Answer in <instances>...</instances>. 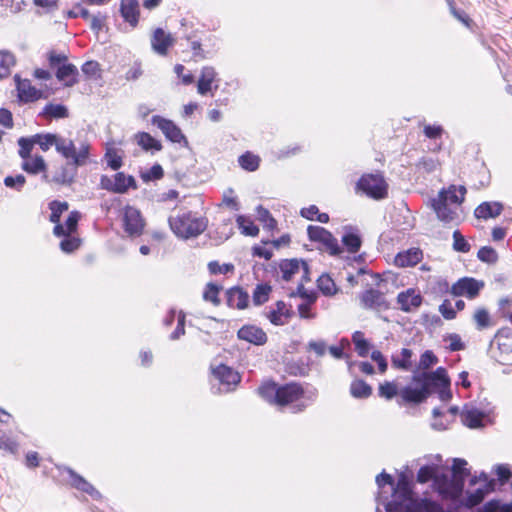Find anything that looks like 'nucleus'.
<instances>
[{
    "label": "nucleus",
    "mask_w": 512,
    "mask_h": 512,
    "mask_svg": "<svg viewBox=\"0 0 512 512\" xmlns=\"http://www.w3.org/2000/svg\"><path fill=\"white\" fill-rule=\"evenodd\" d=\"M357 188L369 197L380 200L387 196V183L379 174L363 175L357 182Z\"/></svg>",
    "instance_id": "nucleus-7"
},
{
    "label": "nucleus",
    "mask_w": 512,
    "mask_h": 512,
    "mask_svg": "<svg viewBox=\"0 0 512 512\" xmlns=\"http://www.w3.org/2000/svg\"><path fill=\"white\" fill-rule=\"evenodd\" d=\"M483 288V281L473 277H463L452 285L450 293L455 297L463 296L468 299H475Z\"/></svg>",
    "instance_id": "nucleus-10"
},
{
    "label": "nucleus",
    "mask_w": 512,
    "mask_h": 512,
    "mask_svg": "<svg viewBox=\"0 0 512 512\" xmlns=\"http://www.w3.org/2000/svg\"><path fill=\"white\" fill-rule=\"evenodd\" d=\"M444 341L448 342V349L451 352L461 351L465 349V344L462 341L461 337L457 333H450L444 336Z\"/></svg>",
    "instance_id": "nucleus-54"
},
{
    "label": "nucleus",
    "mask_w": 512,
    "mask_h": 512,
    "mask_svg": "<svg viewBox=\"0 0 512 512\" xmlns=\"http://www.w3.org/2000/svg\"><path fill=\"white\" fill-rule=\"evenodd\" d=\"M423 252L419 248H410L406 251L399 252L394 259V263L398 267H412L421 262Z\"/></svg>",
    "instance_id": "nucleus-22"
},
{
    "label": "nucleus",
    "mask_w": 512,
    "mask_h": 512,
    "mask_svg": "<svg viewBox=\"0 0 512 512\" xmlns=\"http://www.w3.org/2000/svg\"><path fill=\"white\" fill-rule=\"evenodd\" d=\"M412 381L418 386L407 385L400 390L397 399L399 406L421 404L432 394L434 388L446 387L450 384L447 371L443 367H438L433 372L414 373Z\"/></svg>",
    "instance_id": "nucleus-1"
},
{
    "label": "nucleus",
    "mask_w": 512,
    "mask_h": 512,
    "mask_svg": "<svg viewBox=\"0 0 512 512\" xmlns=\"http://www.w3.org/2000/svg\"><path fill=\"white\" fill-rule=\"evenodd\" d=\"M0 448L11 453H16L18 450V444L12 438L6 436L2 430H0Z\"/></svg>",
    "instance_id": "nucleus-61"
},
{
    "label": "nucleus",
    "mask_w": 512,
    "mask_h": 512,
    "mask_svg": "<svg viewBox=\"0 0 512 512\" xmlns=\"http://www.w3.org/2000/svg\"><path fill=\"white\" fill-rule=\"evenodd\" d=\"M316 399V392H311L305 396L302 386L298 383H288L279 386V397L277 405L286 406L288 404L296 403L292 406L293 412L303 411L309 403Z\"/></svg>",
    "instance_id": "nucleus-4"
},
{
    "label": "nucleus",
    "mask_w": 512,
    "mask_h": 512,
    "mask_svg": "<svg viewBox=\"0 0 512 512\" xmlns=\"http://www.w3.org/2000/svg\"><path fill=\"white\" fill-rule=\"evenodd\" d=\"M79 72L77 67L72 63H64L56 70V77L59 81L64 82L65 86L71 87L75 85L78 80Z\"/></svg>",
    "instance_id": "nucleus-26"
},
{
    "label": "nucleus",
    "mask_w": 512,
    "mask_h": 512,
    "mask_svg": "<svg viewBox=\"0 0 512 512\" xmlns=\"http://www.w3.org/2000/svg\"><path fill=\"white\" fill-rule=\"evenodd\" d=\"M350 394L356 399H366L372 394V387L364 380L356 379L350 385Z\"/></svg>",
    "instance_id": "nucleus-35"
},
{
    "label": "nucleus",
    "mask_w": 512,
    "mask_h": 512,
    "mask_svg": "<svg viewBox=\"0 0 512 512\" xmlns=\"http://www.w3.org/2000/svg\"><path fill=\"white\" fill-rule=\"evenodd\" d=\"M260 396L269 403L277 404L279 397V385L268 382L259 387Z\"/></svg>",
    "instance_id": "nucleus-38"
},
{
    "label": "nucleus",
    "mask_w": 512,
    "mask_h": 512,
    "mask_svg": "<svg viewBox=\"0 0 512 512\" xmlns=\"http://www.w3.org/2000/svg\"><path fill=\"white\" fill-rule=\"evenodd\" d=\"M105 159L107 161V165L113 170H118L123 165L122 158L115 150L108 149L105 153Z\"/></svg>",
    "instance_id": "nucleus-59"
},
{
    "label": "nucleus",
    "mask_w": 512,
    "mask_h": 512,
    "mask_svg": "<svg viewBox=\"0 0 512 512\" xmlns=\"http://www.w3.org/2000/svg\"><path fill=\"white\" fill-rule=\"evenodd\" d=\"M151 122L153 125L157 126L171 142L183 144L184 147L188 146L187 138L173 121L155 115L152 117Z\"/></svg>",
    "instance_id": "nucleus-11"
},
{
    "label": "nucleus",
    "mask_w": 512,
    "mask_h": 512,
    "mask_svg": "<svg viewBox=\"0 0 512 512\" xmlns=\"http://www.w3.org/2000/svg\"><path fill=\"white\" fill-rule=\"evenodd\" d=\"M35 145H38L43 152L48 151L52 146L56 148L59 140L58 134L38 133L33 135Z\"/></svg>",
    "instance_id": "nucleus-34"
},
{
    "label": "nucleus",
    "mask_w": 512,
    "mask_h": 512,
    "mask_svg": "<svg viewBox=\"0 0 512 512\" xmlns=\"http://www.w3.org/2000/svg\"><path fill=\"white\" fill-rule=\"evenodd\" d=\"M164 175V171L161 165L155 164L148 171L142 174L144 181H152L161 179Z\"/></svg>",
    "instance_id": "nucleus-62"
},
{
    "label": "nucleus",
    "mask_w": 512,
    "mask_h": 512,
    "mask_svg": "<svg viewBox=\"0 0 512 512\" xmlns=\"http://www.w3.org/2000/svg\"><path fill=\"white\" fill-rule=\"evenodd\" d=\"M138 145L145 151H160L162 144L157 139L153 138L149 133L139 132L136 135Z\"/></svg>",
    "instance_id": "nucleus-36"
},
{
    "label": "nucleus",
    "mask_w": 512,
    "mask_h": 512,
    "mask_svg": "<svg viewBox=\"0 0 512 512\" xmlns=\"http://www.w3.org/2000/svg\"><path fill=\"white\" fill-rule=\"evenodd\" d=\"M237 336L254 345H264L268 339L263 329L254 325H244L238 330Z\"/></svg>",
    "instance_id": "nucleus-18"
},
{
    "label": "nucleus",
    "mask_w": 512,
    "mask_h": 512,
    "mask_svg": "<svg viewBox=\"0 0 512 512\" xmlns=\"http://www.w3.org/2000/svg\"><path fill=\"white\" fill-rule=\"evenodd\" d=\"M477 257L480 261L488 264H494L498 260L496 250L490 246L481 247L477 253Z\"/></svg>",
    "instance_id": "nucleus-52"
},
{
    "label": "nucleus",
    "mask_w": 512,
    "mask_h": 512,
    "mask_svg": "<svg viewBox=\"0 0 512 512\" xmlns=\"http://www.w3.org/2000/svg\"><path fill=\"white\" fill-rule=\"evenodd\" d=\"M238 162L243 169L253 172L258 169L260 159L258 156L246 152L239 157Z\"/></svg>",
    "instance_id": "nucleus-43"
},
{
    "label": "nucleus",
    "mask_w": 512,
    "mask_h": 512,
    "mask_svg": "<svg viewBox=\"0 0 512 512\" xmlns=\"http://www.w3.org/2000/svg\"><path fill=\"white\" fill-rule=\"evenodd\" d=\"M14 65V55L8 51H0V79L8 77Z\"/></svg>",
    "instance_id": "nucleus-41"
},
{
    "label": "nucleus",
    "mask_w": 512,
    "mask_h": 512,
    "mask_svg": "<svg viewBox=\"0 0 512 512\" xmlns=\"http://www.w3.org/2000/svg\"><path fill=\"white\" fill-rule=\"evenodd\" d=\"M81 166L68 161L55 170L51 176V181L59 185H71L77 176L78 167Z\"/></svg>",
    "instance_id": "nucleus-15"
},
{
    "label": "nucleus",
    "mask_w": 512,
    "mask_h": 512,
    "mask_svg": "<svg viewBox=\"0 0 512 512\" xmlns=\"http://www.w3.org/2000/svg\"><path fill=\"white\" fill-rule=\"evenodd\" d=\"M257 216L259 221L262 222L268 230H273L276 228V220L272 217L269 210H267L261 205L257 207Z\"/></svg>",
    "instance_id": "nucleus-51"
},
{
    "label": "nucleus",
    "mask_w": 512,
    "mask_h": 512,
    "mask_svg": "<svg viewBox=\"0 0 512 512\" xmlns=\"http://www.w3.org/2000/svg\"><path fill=\"white\" fill-rule=\"evenodd\" d=\"M49 208L51 210L50 221L52 223H58L62 213L68 210L69 205L66 201L61 202L54 200L49 203Z\"/></svg>",
    "instance_id": "nucleus-47"
},
{
    "label": "nucleus",
    "mask_w": 512,
    "mask_h": 512,
    "mask_svg": "<svg viewBox=\"0 0 512 512\" xmlns=\"http://www.w3.org/2000/svg\"><path fill=\"white\" fill-rule=\"evenodd\" d=\"M470 244L466 241L459 230L453 232V249L457 252L467 253L470 251Z\"/></svg>",
    "instance_id": "nucleus-53"
},
{
    "label": "nucleus",
    "mask_w": 512,
    "mask_h": 512,
    "mask_svg": "<svg viewBox=\"0 0 512 512\" xmlns=\"http://www.w3.org/2000/svg\"><path fill=\"white\" fill-rule=\"evenodd\" d=\"M113 179L114 186L116 187V189H114V193L124 194L130 188H137L136 180L131 175H125L123 172H118L114 175Z\"/></svg>",
    "instance_id": "nucleus-32"
},
{
    "label": "nucleus",
    "mask_w": 512,
    "mask_h": 512,
    "mask_svg": "<svg viewBox=\"0 0 512 512\" xmlns=\"http://www.w3.org/2000/svg\"><path fill=\"white\" fill-rule=\"evenodd\" d=\"M17 143L19 146L18 154L23 160L32 157L31 152H32L33 146L35 145L33 136L20 137L18 139Z\"/></svg>",
    "instance_id": "nucleus-49"
},
{
    "label": "nucleus",
    "mask_w": 512,
    "mask_h": 512,
    "mask_svg": "<svg viewBox=\"0 0 512 512\" xmlns=\"http://www.w3.org/2000/svg\"><path fill=\"white\" fill-rule=\"evenodd\" d=\"M489 314L486 309H478L474 314V320L477 323V328L482 330L489 326Z\"/></svg>",
    "instance_id": "nucleus-64"
},
{
    "label": "nucleus",
    "mask_w": 512,
    "mask_h": 512,
    "mask_svg": "<svg viewBox=\"0 0 512 512\" xmlns=\"http://www.w3.org/2000/svg\"><path fill=\"white\" fill-rule=\"evenodd\" d=\"M398 387L395 382L385 381L379 385L378 394L380 397L386 400H391L395 396L399 395Z\"/></svg>",
    "instance_id": "nucleus-50"
},
{
    "label": "nucleus",
    "mask_w": 512,
    "mask_h": 512,
    "mask_svg": "<svg viewBox=\"0 0 512 512\" xmlns=\"http://www.w3.org/2000/svg\"><path fill=\"white\" fill-rule=\"evenodd\" d=\"M444 193H438L437 197L430 200L431 208L436 213L437 219L445 224L458 223L460 215L458 208L446 203Z\"/></svg>",
    "instance_id": "nucleus-8"
},
{
    "label": "nucleus",
    "mask_w": 512,
    "mask_h": 512,
    "mask_svg": "<svg viewBox=\"0 0 512 512\" xmlns=\"http://www.w3.org/2000/svg\"><path fill=\"white\" fill-rule=\"evenodd\" d=\"M279 269L282 274V279L284 281H290L292 277L298 273L300 270H302V281L308 282L310 281L309 277V265L305 260L302 259H283L279 263Z\"/></svg>",
    "instance_id": "nucleus-12"
},
{
    "label": "nucleus",
    "mask_w": 512,
    "mask_h": 512,
    "mask_svg": "<svg viewBox=\"0 0 512 512\" xmlns=\"http://www.w3.org/2000/svg\"><path fill=\"white\" fill-rule=\"evenodd\" d=\"M123 226L125 232L131 237L140 236L143 233L145 222L138 209L126 206L123 215Z\"/></svg>",
    "instance_id": "nucleus-13"
},
{
    "label": "nucleus",
    "mask_w": 512,
    "mask_h": 512,
    "mask_svg": "<svg viewBox=\"0 0 512 512\" xmlns=\"http://www.w3.org/2000/svg\"><path fill=\"white\" fill-rule=\"evenodd\" d=\"M216 71L211 66H205L201 70L197 90L200 95H206L212 89V83L216 79Z\"/></svg>",
    "instance_id": "nucleus-27"
},
{
    "label": "nucleus",
    "mask_w": 512,
    "mask_h": 512,
    "mask_svg": "<svg viewBox=\"0 0 512 512\" xmlns=\"http://www.w3.org/2000/svg\"><path fill=\"white\" fill-rule=\"evenodd\" d=\"M466 465V460L455 458L452 465L451 479L445 481L443 492L454 500L458 499L462 495L465 481L470 475V470L466 468Z\"/></svg>",
    "instance_id": "nucleus-6"
},
{
    "label": "nucleus",
    "mask_w": 512,
    "mask_h": 512,
    "mask_svg": "<svg viewBox=\"0 0 512 512\" xmlns=\"http://www.w3.org/2000/svg\"><path fill=\"white\" fill-rule=\"evenodd\" d=\"M435 476V468L429 465L422 466L417 473L419 483H427Z\"/></svg>",
    "instance_id": "nucleus-63"
},
{
    "label": "nucleus",
    "mask_w": 512,
    "mask_h": 512,
    "mask_svg": "<svg viewBox=\"0 0 512 512\" xmlns=\"http://www.w3.org/2000/svg\"><path fill=\"white\" fill-rule=\"evenodd\" d=\"M289 316V311L283 301H277L276 309L271 310L267 315L270 322L277 326L284 325L285 320L283 318H288Z\"/></svg>",
    "instance_id": "nucleus-37"
},
{
    "label": "nucleus",
    "mask_w": 512,
    "mask_h": 512,
    "mask_svg": "<svg viewBox=\"0 0 512 512\" xmlns=\"http://www.w3.org/2000/svg\"><path fill=\"white\" fill-rule=\"evenodd\" d=\"M483 482L484 486L479 487L473 493H469L464 501V505L468 508H472L478 504H480L487 493L494 491L496 486V480L489 479L487 474L482 472L477 478L476 476L472 477L470 480V485H475L477 482Z\"/></svg>",
    "instance_id": "nucleus-9"
},
{
    "label": "nucleus",
    "mask_w": 512,
    "mask_h": 512,
    "mask_svg": "<svg viewBox=\"0 0 512 512\" xmlns=\"http://www.w3.org/2000/svg\"><path fill=\"white\" fill-rule=\"evenodd\" d=\"M361 304L366 309H387L388 303L384 297V294L379 290L370 288L364 291L360 296Z\"/></svg>",
    "instance_id": "nucleus-17"
},
{
    "label": "nucleus",
    "mask_w": 512,
    "mask_h": 512,
    "mask_svg": "<svg viewBox=\"0 0 512 512\" xmlns=\"http://www.w3.org/2000/svg\"><path fill=\"white\" fill-rule=\"evenodd\" d=\"M437 362L438 358L435 356V354L430 350H426L420 357L418 369H429L431 366L437 364Z\"/></svg>",
    "instance_id": "nucleus-56"
},
{
    "label": "nucleus",
    "mask_w": 512,
    "mask_h": 512,
    "mask_svg": "<svg viewBox=\"0 0 512 512\" xmlns=\"http://www.w3.org/2000/svg\"><path fill=\"white\" fill-rule=\"evenodd\" d=\"M40 115L47 118L60 119L68 117L69 112L67 107L62 104L49 103L43 108Z\"/></svg>",
    "instance_id": "nucleus-39"
},
{
    "label": "nucleus",
    "mask_w": 512,
    "mask_h": 512,
    "mask_svg": "<svg viewBox=\"0 0 512 512\" xmlns=\"http://www.w3.org/2000/svg\"><path fill=\"white\" fill-rule=\"evenodd\" d=\"M481 512H512V502L504 504L493 499L483 505Z\"/></svg>",
    "instance_id": "nucleus-48"
},
{
    "label": "nucleus",
    "mask_w": 512,
    "mask_h": 512,
    "mask_svg": "<svg viewBox=\"0 0 512 512\" xmlns=\"http://www.w3.org/2000/svg\"><path fill=\"white\" fill-rule=\"evenodd\" d=\"M14 79L20 101L34 102L41 97V91L32 86L28 79L22 80L19 75H15Z\"/></svg>",
    "instance_id": "nucleus-20"
},
{
    "label": "nucleus",
    "mask_w": 512,
    "mask_h": 512,
    "mask_svg": "<svg viewBox=\"0 0 512 512\" xmlns=\"http://www.w3.org/2000/svg\"><path fill=\"white\" fill-rule=\"evenodd\" d=\"M21 168L32 175H37L41 172L47 171V164L44 158L40 155L24 159Z\"/></svg>",
    "instance_id": "nucleus-31"
},
{
    "label": "nucleus",
    "mask_w": 512,
    "mask_h": 512,
    "mask_svg": "<svg viewBox=\"0 0 512 512\" xmlns=\"http://www.w3.org/2000/svg\"><path fill=\"white\" fill-rule=\"evenodd\" d=\"M386 512H417L420 509V499L413 496L408 480L402 476L393 487L392 498L385 504Z\"/></svg>",
    "instance_id": "nucleus-2"
},
{
    "label": "nucleus",
    "mask_w": 512,
    "mask_h": 512,
    "mask_svg": "<svg viewBox=\"0 0 512 512\" xmlns=\"http://www.w3.org/2000/svg\"><path fill=\"white\" fill-rule=\"evenodd\" d=\"M26 183V178L22 174L16 176H6L4 178V185L8 188L14 189L20 192Z\"/></svg>",
    "instance_id": "nucleus-55"
},
{
    "label": "nucleus",
    "mask_w": 512,
    "mask_h": 512,
    "mask_svg": "<svg viewBox=\"0 0 512 512\" xmlns=\"http://www.w3.org/2000/svg\"><path fill=\"white\" fill-rule=\"evenodd\" d=\"M467 190L463 185H451L447 189H442L439 193H444L443 197L446 200V203L459 208V206L464 202L465 194Z\"/></svg>",
    "instance_id": "nucleus-25"
},
{
    "label": "nucleus",
    "mask_w": 512,
    "mask_h": 512,
    "mask_svg": "<svg viewBox=\"0 0 512 512\" xmlns=\"http://www.w3.org/2000/svg\"><path fill=\"white\" fill-rule=\"evenodd\" d=\"M484 417L485 414L475 408L465 409L461 414L463 424L472 429L482 427Z\"/></svg>",
    "instance_id": "nucleus-30"
},
{
    "label": "nucleus",
    "mask_w": 512,
    "mask_h": 512,
    "mask_svg": "<svg viewBox=\"0 0 512 512\" xmlns=\"http://www.w3.org/2000/svg\"><path fill=\"white\" fill-rule=\"evenodd\" d=\"M319 242L324 245L325 249L332 256H338L343 252V249L339 245L338 240L330 231H327L326 234L319 240Z\"/></svg>",
    "instance_id": "nucleus-40"
},
{
    "label": "nucleus",
    "mask_w": 512,
    "mask_h": 512,
    "mask_svg": "<svg viewBox=\"0 0 512 512\" xmlns=\"http://www.w3.org/2000/svg\"><path fill=\"white\" fill-rule=\"evenodd\" d=\"M342 243L348 252H358L362 245V239L358 233V230L352 226H345L344 234L342 236Z\"/></svg>",
    "instance_id": "nucleus-24"
},
{
    "label": "nucleus",
    "mask_w": 512,
    "mask_h": 512,
    "mask_svg": "<svg viewBox=\"0 0 512 512\" xmlns=\"http://www.w3.org/2000/svg\"><path fill=\"white\" fill-rule=\"evenodd\" d=\"M208 269L211 274H227L234 271V265L231 263L220 265L217 261H211L208 264Z\"/></svg>",
    "instance_id": "nucleus-58"
},
{
    "label": "nucleus",
    "mask_w": 512,
    "mask_h": 512,
    "mask_svg": "<svg viewBox=\"0 0 512 512\" xmlns=\"http://www.w3.org/2000/svg\"><path fill=\"white\" fill-rule=\"evenodd\" d=\"M318 288L325 296H332L336 294L337 287L332 278L329 275L323 274L318 280Z\"/></svg>",
    "instance_id": "nucleus-44"
},
{
    "label": "nucleus",
    "mask_w": 512,
    "mask_h": 512,
    "mask_svg": "<svg viewBox=\"0 0 512 512\" xmlns=\"http://www.w3.org/2000/svg\"><path fill=\"white\" fill-rule=\"evenodd\" d=\"M174 39L170 33H166L162 28H157L151 38L152 49L159 55L165 56Z\"/></svg>",
    "instance_id": "nucleus-19"
},
{
    "label": "nucleus",
    "mask_w": 512,
    "mask_h": 512,
    "mask_svg": "<svg viewBox=\"0 0 512 512\" xmlns=\"http://www.w3.org/2000/svg\"><path fill=\"white\" fill-rule=\"evenodd\" d=\"M503 205L500 202H483L475 209V217L488 219L495 218L501 214Z\"/></svg>",
    "instance_id": "nucleus-29"
},
{
    "label": "nucleus",
    "mask_w": 512,
    "mask_h": 512,
    "mask_svg": "<svg viewBox=\"0 0 512 512\" xmlns=\"http://www.w3.org/2000/svg\"><path fill=\"white\" fill-rule=\"evenodd\" d=\"M271 286L268 284H259L253 291L252 299L256 306L262 305L269 299Z\"/></svg>",
    "instance_id": "nucleus-45"
},
{
    "label": "nucleus",
    "mask_w": 512,
    "mask_h": 512,
    "mask_svg": "<svg viewBox=\"0 0 512 512\" xmlns=\"http://www.w3.org/2000/svg\"><path fill=\"white\" fill-rule=\"evenodd\" d=\"M139 4L137 0H121L120 11L122 17L132 26H136L139 17Z\"/></svg>",
    "instance_id": "nucleus-28"
},
{
    "label": "nucleus",
    "mask_w": 512,
    "mask_h": 512,
    "mask_svg": "<svg viewBox=\"0 0 512 512\" xmlns=\"http://www.w3.org/2000/svg\"><path fill=\"white\" fill-rule=\"evenodd\" d=\"M64 470L69 475L70 484L73 488L88 494L94 500H99L101 498V493L85 478L69 467H66Z\"/></svg>",
    "instance_id": "nucleus-16"
},
{
    "label": "nucleus",
    "mask_w": 512,
    "mask_h": 512,
    "mask_svg": "<svg viewBox=\"0 0 512 512\" xmlns=\"http://www.w3.org/2000/svg\"><path fill=\"white\" fill-rule=\"evenodd\" d=\"M56 151L69 162L86 165L90 155V144L83 141L77 147L73 140L59 135Z\"/></svg>",
    "instance_id": "nucleus-5"
},
{
    "label": "nucleus",
    "mask_w": 512,
    "mask_h": 512,
    "mask_svg": "<svg viewBox=\"0 0 512 512\" xmlns=\"http://www.w3.org/2000/svg\"><path fill=\"white\" fill-rule=\"evenodd\" d=\"M236 221L243 234L253 237L258 235L259 228L249 218L240 215L237 217Z\"/></svg>",
    "instance_id": "nucleus-46"
},
{
    "label": "nucleus",
    "mask_w": 512,
    "mask_h": 512,
    "mask_svg": "<svg viewBox=\"0 0 512 512\" xmlns=\"http://www.w3.org/2000/svg\"><path fill=\"white\" fill-rule=\"evenodd\" d=\"M249 295L240 287H232L226 292V302L229 307L244 309L247 307Z\"/></svg>",
    "instance_id": "nucleus-23"
},
{
    "label": "nucleus",
    "mask_w": 512,
    "mask_h": 512,
    "mask_svg": "<svg viewBox=\"0 0 512 512\" xmlns=\"http://www.w3.org/2000/svg\"><path fill=\"white\" fill-rule=\"evenodd\" d=\"M397 303L402 311L411 312L422 304V296L410 288L398 294Z\"/></svg>",
    "instance_id": "nucleus-21"
},
{
    "label": "nucleus",
    "mask_w": 512,
    "mask_h": 512,
    "mask_svg": "<svg viewBox=\"0 0 512 512\" xmlns=\"http://www.w3.org/2000/svg\"><path fill=\"white\" fill-rule=\"evenodd\" d=\"M352 341L360 357H366L369 353L370 343L364 338L361 331H356L352 335Z\"/></svg>",
    "instance_id": "nucleus-42"
},
{
    "label": "nucleus",
    "mask_w": 512,
    "mask_h": 512,
    "mask_svg": "<svg viewBox=\"0 0 512 512\" xmlns=\"http://www.w3.org/2000/svg\"><path fill=\"white\" fill-rule=\"evenodd\" d=\"M219 291L220 287L218 285L214 283H208L203 293V298L206 301H210L213 304L218 305L220 303V300L218 298Z\"/></svg>",
    "instance_id": "nucleus-57"
},
{
    "label": "nucleus",
    "mask_w": 512,
    "mask_h": 512,
    "mask_svg": "<svg viewBox=\"0 0 512 512\" xmlns=\"http://www.w3.org/2000/svg\"><path fill=\"white\" fill-rule=\"evenodd\" d=\"M212 373L219 381L220 385L225 387L223 390L219 387L218 392H228L231 390V386H235L240 382L239 374L231 367L224 364L212 368Z\"/></svg>",
    "instance_id": "nucleus-14"
},
{
    "label": "nucleus",
    "mask_w": 512,
    "mask_h": 512,
    "mask_svg": "<svg viewBox=\"0 0 512 512\" xmlns=\"http://www.w3.org/2000/svg\"><path fill=\"white\" fill-rule=\"evenodd\" d=\"M171 230L180 238L189 239L202 234L207 228L205 217L197 216L191 211L168 219Z\"/></svg>",
    "instance_id": "nucleus-3"
},
{
    "label": "nucleus",
    "mask_w": 512,
    "mask_h": 512,
    "mask_svg": "<svg viewBox=\"0 0 512 512\" xmlns=\"http://www.w3.org/2000/svg\"><path fill=\"white\" fill-rule=\"evenodd\" d=\"M412 355V350L403 348L399 354H393L391 356L392 367L399 370L409 371L412 367Z\"/></svg>",
    "instance_id": "nucleus-33"
},
{
    "label": "nucleus",
    "mask_w": 512,
    "mask_h": 512,
    "mask_svg": "<svg viewBox=\"0 0 512 512\" xmlns=\"http://www.w3.org/2000/svg\"><path fill=\"white\" fill-rule=\"evenodd\" d=\"M82 72L90 78H96L100 76V65L97 61H87L82 65Z\"/></svg>",
    "instance_id": "nucleus-60"
}]
</instances>
